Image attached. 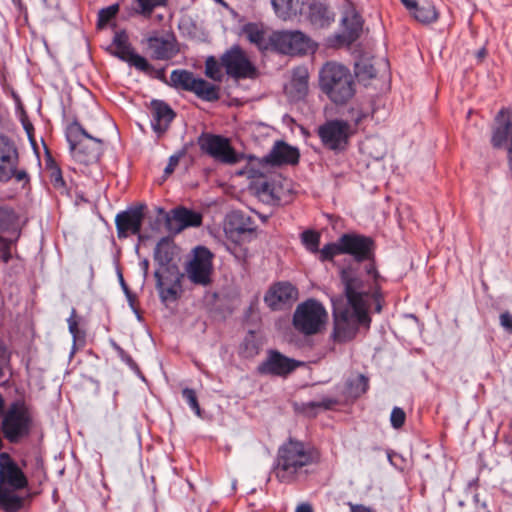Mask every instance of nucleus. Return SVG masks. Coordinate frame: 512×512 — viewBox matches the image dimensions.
Here are the masks:
<instances>
[{
    "mask_svg": "<svg viewBox=\"0 0 512 512\" xmlns=\"http://www.w3.org/2000/svg\"><path fill=\"white\" fill-rule=\"evenodd\" d=\"M308 19L316 28L330 26L335 20V13L327 0H313L309 5Z\"/></svg>",
    "mask_w": 512,
    "mask_h": 512,
    "instance_id": "nucleus-27",
    "label": "nucleus"
},
{
    "mask_svg": "<svg viewBox=\"0 0 512 512\" xmlns=\"http://www.w3.org/2000/svg\"><path fill=\"white\" fill-rule=\"evenodd\" d=\"M120 281H121V284H122L123 288H124L125 290H127L126 284H125L124 279H123V277H122V275H121V274H120Z\"/></svg>",
    "mask_w": 512,
    "mask_h": 512,
    "instance_id": "nucleus-64",
    "label": "nucleus"
},
{
    "mask_svg": "<svg viewBox=\"0 0 512 512\" xmlns=\"http://www.w3.org/2000/svg\"><path fill=\"white\" fill-rule=\"evenodd\" d=\"M213 257L205 246L194 249V256L186 267L187 276L193 284L206 287L212 283Z\"/></svg>",
    "mask_w": 512,
    "mask_h": 512,
    "instance_id": "nucleus-14",
    "label": "nucleus"
},
{
    "mask_svg": "<svg viewBox=\"0 0 512 512\" xmlns=\"http://www.w3.org/2000/svg\"><path fill=\"white\" fill-rule=\"evenodd\" d=\"M182 398L187 402L190 408L194 411V413L201 417L202 410L200 408L196 391L191 388H184L182 390Z\"/></svg>",
    "mask_w": 512,
    "mask_h": 512,
    "instance_id": "nucleus-47",
    "label": "nucleus"
},
{
    "mask_svg": "<svg viewBox=\"0 0 512 512\" xmlns=\"http://www.w3.org/2000/svg\"><path fill=\"white\" fill-rule=\"evenodd\" d=\"M260 352V343L254 331H249L240 345V354L244 358H253Z\"/></svg>",
    "mask_w": 512,
    "mask_h": 512,
    "instance_id": "nucleus-37",
    "label": "nucleus"
},
{
    "mask_svg": "<svg viewBox=\"0 0 512 512\" xmlns=\"http://www.w3.org/2000/svg\"><path fill=\"white\" fill-rule=\"evenodd\" d=\"M312 463L311 450L307 449L303 442L289 439L278 449L275 476L282 483H292L297 480L303 469Z\"/></svg>",
    "mask_w": 512,
    "mask_h": 512,
    "instance_id": "nucleus-3",
    "label": "nucleus"
},
{
    "mask_svg": "<svg viewBox=\"0 0 512 512\" xmlns=\"http://www.w3.org/2000/svg\"><path fill=\"white\" fill-rule=\"evenodd\" d=\"M406 414L400 407H394L391 411L390 422L394 429H400L405 424Z\"/></svg>",
    "mask_w": 512,
    "mask_h": 512,
    "instance_id": "nucleus-49",
    "label": "nucleus"
},
{
    "mask_svg": "<svg viewBox=\"0 0 512 512\" xmlns=\"http://www.w3.org/2000/svg\"><path fill=\"white\" fill-rule=\"evenodd\" d=\"M327 320L324 306L315 299H308L300 303L293 314L294 328L307 336L320 332Z\"/></svg>",
    "mask_w": 512,
    "mask_h": 512,
    "instance_id": "nucleus-8",
    "label": "nucleus"
},
{
    "mask_svg": "<svg viewBox=\"0 0 512 512\" xmlns=\"http://www.w3.org/2000/svg\"><path fill=\"white\" fill-rule=\"evenodd\" d=\"M150 111L152 129L160 137L168 130L176 113L162 100H152Z\"/></svg>",
    "mask_w": 512,
    "mask_h": 512,
    "instance_id": "nucleus-24",
    "label": "nucleus"
},
{
    "mask_svg": "<svg viewBox=\"0 0 512 512\" xmlns=\"http://www.w3.org/2000/svg\"><path fill=\"white\" fill-rule=\"evenodd\" d=\"M157 217L153 222L150 223V228L152 231L159 232L161 226L164 224L166 226V216L170 217V212H166L162 207H157Z\"/></svg>",
    "mask_w": 512,
    "mask_h": 512,
    "instance_id": "nucleus-50",
    "label": "nucleus"
},
{
    "mask_svg": "<svg viewBox=\"0 0 512 512\" xmlns=\"http://www.w3.org/2000/svg\"><path fill=\"white\" fill-rule=\"evenodd\" d=\"M302 362L290 358L278 350L269 349L266 358L257 366L260 375L286 378L295 371Z\"/></svg>",
    "mask_w": 512,
    "mask_h": 512,
    "instance_id": "nucleus-17",
    "label": "nucleus"
},
{
    "mask_svg": "<svg viewBox=\"0 0 512 512\" xmlns=\"http://www.w3.org/2000/svg\"><path fill=\"white\" fill-rule=\"evenodd\" d=\"M341 243L343 244V250L345 255H349L357 263H366L365 272L367 275L372 276L375 282L374 291L372 297L377 302L376 311L380 312L382 307L380 304L381 292L380 287L377 284L380 275L376 268L375 263V252L376 242L375 240L367 235L350 232L341 235Z\"/></svg>",
    "mask_w": 512,
    "mask_h": 512,
    "instance_id": "nucleus-2",
    "label": "nucleus"
},
{
    "mask_svg": "<svg viewBox=\"0 0 512 512\" xmlns=\"http://www.w3.org/2000/svg\"><path fill=\"white\" fill-rule=\"evenodd\" d=\"M108 50L113 56L127 62L130 66L135 67L141 72L150 73L153 71V66L147 59L134 51L125 30L115 33L112 44Z\"/></svg>",
    "mask_w": 512,
    "mask_h": 512,
    "instance_id": "nucleus-16",
    "label": "nucleus"
},
{
    "mask_svg": "<svg viewBox=\"0 0 512 512\" xmlns=\"http://www.w3.org/2000/svg\"><path fill=\"white\" fill-rule=\"evenodd\" d=\"M496 126L491 142L495 148L507 147L512 170V111L502 108L495 117Z\"/></svg>",
    "mask_w": 512,
    "mask_h": 512,
    "instance_id": "nucleus-19",
    "label": "nucleus"
},
{
    "mask_svg": "<svg viewBox=\"0 0 512 512\" xmlns=\"http://www.w3.org/2000/svg\"><path fill=\"white\" fill-rule=\"evenodd\" d=\"M221 66V62L219 63L213 56L208 57L205 63L206 76L214 81H221L223 77Z\"/></svg>",
    "mask_w": 512,
    "mask_h": 512,
    "instance_id": "nucleus-46",
    "label": "nucleus"
},
{
    "mask_svg": "<svg viewBox=\"0 0 512 512\" xmlns=\"http://www.w3.org/2000/svg\"><path fill=\"white\" fill-rule=\"evenodd\" d=\"M220 60L226 74L234 79H254L257 77L256 67L238 45L226 51Z\"/></svg>",
    "mask_w": 512,
    "mask_h": 512,
    "instance_id": "nucleus-15",
    "label": "nucleus"
},
{
    "mask_svg": "<svg viewBox=\"0 0 512 512\" xmlns=\"http://www.w3.org/2000/svg\"><path fill=\"white\" fill-rule=\"evenodd\" d=\"M342 33L338 38L342 43L351 44L356 41L363 29V19L353 7L346 8L341 18Z\"/></svg>",
    "mask_w": 512,
    "mask_h": 512,
    "instance_id": "nucleus-23",
    "label": "nucleus"
},
{
    "mask_svg": "<svg viewBox=\"0 0 512 512\" xmlns=\"http://www.w3.org/2000/svg\"><path fill=\"white\" fill-rule=\"evenodd\" d=\"M114 350L117 352L120 359L126 363L131 369L138 370L139 367L137 363L134 361V359L123 349L121 348L117 343L113 342L112 344Z\"/></svg>",
    "mask_w": 512,
    "mask_h": 512,
    "instance_id": "nucleus-51",
    "label": "nucleus"
},
{
    "mask_svg": "<svg viewBox=\"0 0 512 512\" xmlns=\"http://www.w3.org/2000/svg\"><path fill=\"white\" fill-rule=\"evenodd\" d=\"M487 55V50L485 47H482L481 49H479L476 53V57L479 61H482Z\"/></svg>",
    "mask_w": 512,
    "mask_h": 512,
    "instance_id": "nucleus-60",
    "label": "nucleus"
},
{
    "mask_svg": "<svg viewBox=\"0 0 512 512\" xmlns=\"http://www.w3.org/2000/svg\"><path fill=\"white\" fill-rule=\"evenodd\" d=\"M1 242H3V247L0 249V258L4 263H8L12 258L10 246L13 244V241L1 238Z\"/></svg>",
    "mask_w": 512,
    "mask_h": 512,
    "instance_id": "nucleus-53",
    "label": "nucleus"
},
{
    "mask_svg": "<svg viewBox=\"0 0 512 512\" xmlns=\"http://www.w3.org/2000/svg\"><path fill=\"white\" fill-rule=\"evenodd\" d=\"M348 506L350 507V512H375L372 508L362 504H353L348 502Z\"/></svg>",
    "mask_w": 512,
    "mask_h": 512,
    "instance_id": "nucleus-57",
    "label": "nucleus"
},
{
    "mask_svg": "<svg viewBox=\"0 0 512 512\" xmlns=\"http://www.w3.org/2000/svg\"><path fill=\"white\" fill-rule=\"evenodd\" d=\"M169 86L194 93L198 98L214 102L220 99V88L210 82L197 78L186 69H176L171 72Z\"/></svg>",
    "mask_w": 512,
    "mask_h": 512,
    "instance_id": "nucleus-7",
    "label": "nucleus"
},
{
    "mask_svg": "<svg viewBox=\"0 0 512 512\" xmlns=\"http://www.w3.org/2000/svg\"><path fill=\"white\" fill-rule=\"evenodd\" d=\"M119 10L118 4L110 5L103 8L98 13L97 25L99 28L105 26L112 18H114Z\"/></svg>",
    "mask_w": 512,
    "mask_h": 512,
    "instance_id": "nucleus-48",
    "label": "nucleus"
},
{
    "mask_svg": "<svg viewBox=\"0 0 512 512\" xmlns=\"http://www.w3.org/2000/svg\"><path fill=\"white\" fill-rule=\"evenodd\" d=\"M501 326L509 333H512V315L506 311L500 315Z\"/></svg>",
    "mask_w": 512,
    "mask_h": 512,
    "instance_id": "nucleus-56",
    "label": "nucleus"
},
{
    "mask_svg": "<svg viewBox=\"0 0 512 512\" xmlns=\"http://www.w3.org/2000/svg\"><path fill=\"white\" fill-rule=\"evenodd\" d=\"M404 6H413V0H401Z\"/></svg>",
    "mask_w": 512,
    "mask_h": 512,
    "instance_id": "nucleus-63",
    "label": "nucleus"
},
{
    "mask_svg": "<svg viewBox=\"0 0 512 512\" xmlns=\"http://www.w3.org/2000/svg\"><path fill=\"white\" fill-rule=\"evenodd\" d=\"M301 241L306 249L311 253H318L320 244V234L313 230H306L301 234Z\"/></svg>",
    "mask_w": 512,
    "mask_h": 512,
    "instance_id": "nucleus-45",
    "label": "nucleus"
},
{
    "mask_svg": "<svg viewBox=\"0 0 512 512\" xmlns=\"http://www.w3.org/2000/svg\"><path fill=\"white\" fill-rule=\"evenodd\" d=\"M334 326L331 337L336 343L351 341L358 332L359 325H369L370 322H360L354 309L349 305L333 304Z\"/></svg>",
    "mask_w": 512,
    "mask_h": 512,
    "instance_id": "nucleus-11",
    "label": "nucleus"
},
{
    "mask_svg": "<svg viewBox=\"0 0 512 512\" xmlns=\"http://www.w3.org/2000/svg\"><path fill=\"white\" fill-rule=\"evenodd\" d=\"M347 114L349 119L354 124L352 128L356 131V127L369 116L370 106H365L363 103H357L350 107Z\"/></svg>",
    "mask_w": 512,
    "mask_h": 512,
    "instance_id": "nucleus-39",
    "label": "nucleus"
},
{
    "mask_svg": "<svg viewBox=\"0 0 512 512\" xmlns=\"http://www.w3.org/2000/svg\"><path fill=\"white\" fill-rule=\"evenodd\" d=\"M145 209V204H138L116 215L115 225L119 239L127 238L129 235H140Z\"/></svg>",
    "mask_w": 512,
    "mask_h": 512,
    "instance_id": "nucleus-18",
    "label": "nucleus"
},
{
    "mask_svg": "<svg viewBox=\"0 0 512 512\" xmlns=\"http://www.w3.org/2000/svg\"><path fill=\"white\" fill-rule=\"evenodd\" d=\"M340 279L344 285V294L348 305L355 310L360 322H371L367 311V299L370 292L364 290V282L351 267L343 268Z\"/></svg>",
    "mask_w": 512,
    "mask_h": 512,
    "instance_id": "nucleus-6",
    "label": "nucleus"
},
{
    "mask_svg": "<svg viewBox=\"0 0 512 512\" xmlns=\"http://www.w3.org/2000/svg\"><path fill=\"white\" fill-rule=\"evenodd\" d=\"M136 3L134 13L149 19L156 8H165L169 0H133Z\"/></svg>",
    "mask_w": 512,
    "mask_h": 512,
    "instance_id": "nucleus-35",
    "label": "nucleus"
},
{
    "mask_svg": "<svg viewBox=\"0 0 512 512\" xmlns=\"http://www.w3.org/2000/svg\"><path fill=\"white\" fill-rule=\"evenodd\" d=\"M412 11L414 18L421 23H431L437 19V12L434 6H418L417 0H413V6H405Z\"/></svg>",
    "mask_w": 512,
    "mask_h": 512,
    "instance_id": "nucleus-36",
    "label": "nucleus"
},
{
    "mask_svg": "<svg viewBox=\"0 0 512 512\" xmlns=\"http://www.w3.org/2000/svg\"><path fill=\"white\" fill-rule=\"evenodd\" d=\"M167 239L162 238L156 245L154 250V259L161 266H167L169 262L172 260V253L169 251L167 247Z\"/></svg>",
    "mask_w": 512,
    "mask_h": 512,
    "instance_id": "nucleus-44",
    "label": "nucleus"
},
{
    "mask_svg": "<svg viewBox=\"0 0 512 512\" xmlns=\"http://www.w3.org/2000/svg\"><path fill=\"white\" fill-rule=\"evenodd\" d=\"M256 189L259 195L266 197L269 200H279V193L277 185L274 181L263 180L257 183Z\"/></svg>",
    "mask_w": 512,
    "mask_h": 512,
    "instance_id": "nucleus-43",
    "label": "nucleus"
},
{
    "mask_svg": "<svg viewBox=\"0 0 512 512\" xmlns=\"http://www.w3.org/2000/svg\"><path fill=\"white\" fill-rule=\"evenodd\" d=\"M180 157L181 155H172L169 157V160H168V163L164 169V176L165 177H168L169 175H171L175 168L178 166L179 164V160H180Z\"/></svg>",
    "mask_w": 512,
    "mask_h": 512,
    "instance_id": "nucleus-55",
    "label": "nucleus"
},
{
    "mask_svg": "<svg viewBox=\"0 0 512 512\" xmlns=\"http://www.w3.org/2000/svg\"><path fill=\"white\" fill-rule=\"evenodd\" d=\"M319 260L321 262L332 261L335 256L344 254L343 244L341 243V236L337 242H331L319 249Z\"/></svg>",
    "mask_w": 512,
    "mask_h": 512,
    "instance_id": "nucleus-38",
    "label": "nucleus"
},
{
    "mask_svg": "<svg viewBox=\"0 0 512 512\" xmlns=\"http://www.w3.org/2000/svg\"><path fill=\"white\" fill-rule=\"evenodd\" d=\"M33 427L32 414L24 401L12 402L2 415L1 432L12 444L27 438Z\"/></svg>",
    "mask_w": 512,
    "mask_h": 512,
    "instance_id": "nucleus-5",
    "label": "nucleus"
},
{
    "mask_svg": "<svg viewBox=\"0 0 512 512\" xmlns=\"http://www.w3.org/2000/svg\"><path fill=\"white\" fill-rule=\"evenodd\" d=\"M28 479L12 457L3 452L0 454V510L19 512L25 504V497L16 494L27 488Z\"/></svg>",
    "mask_w": 512,
    "mask_h": 512,
    "instance_id": "nucleus-1",
    "label": "nucleus"
},
{
    "mask_svg": "<svg viewBox=\"0 0 512 512\" xmlns=\"http://www.w3.org/2000/svg\"><path fill=\"white\" fill-rule=\"evenodd\" d=\"M295 512H314L310 503H301L296 507Z\"/></svg>",
    "mask_w": 512,
    "mask_h": 512,
    "instance_id": "nucleus-59",
    "label": "nucleus"
},
{
    "mask_svg": "<svg viewBox=\"0 0 512 512\" xmlns=\"http://www.w3.org/2000/svg\"><path fill=\"white\" fill-rule=\"evenodd\" d=\"M292 83L299 93H306L308 88V79L306 75L299 77L294 76Z\"/></svg>",
    "mask_w": 512,
    "mask_h": 512,
    "instance_id": "nucleus-54",
    "label": "nucleus"
},
{
    "mask_svg": "<svg viewBox=\"0 0 512 512\" xmlns=\"http://www.w3.org/2000/svg\"><path fill=\"white\" fill-rule=\"evenodd\" d=\"M355 83L348 68L335 63H326L320 71V87L335 104H344L355 93Z\"/></svg>",
    "mask_w": 512,
    "mask_h": 512,
    "instance_id": "nucleus-4",
    "label": "nucleus"
},
{
    "mask_svg": "<svg viewBox=\"0 0 512 512\" xmlns=\"http://www.w3.org/2000/svg\"><path fill=\"white\" fill-rule=\"evenodd\" d=\"M4 409H5V400L2 396V394L0 393V418L2 417V415L5 411Z\"/></svg>",
    "mask_w": 512,
    "mask_h": 512,
    "instance_id": "nucleus-61",
    "label": "nucleus"
},
{
    "mask_svg": "<svg viewBox=\"0 0 512 512\" xmlns=\"http://www.w3.org/2000/svg\"><path fill=\"white\" fill-rule=\"evenodd\" d=\"M18 217L14 209L9 206L0 205V230L12 229L17 223Z\"/></svg>",
    "mask_w": 512,
    "mask_h": 512,
    "instance_id": "nucleus-41",
    "label": "nucleus"
},
{
    "mask_svg": "<svg viewBox=\"0 0 512 512\" xmlns=\"http://www.w3.org/2000/svg\"><path fill=\"white\" fill-rule=\"evenodd\" d=\"M156 288L162 302L176 301L181 291V279L183 274L177 272L174 278H164L159 270L154 272Z\"/></svg>",
    "mask_w": 512,
    "mask_h": 512,
    "instance_id": "nucleus-26",
    "label": "nucleus"
},
{
    "mask_svg": "<svg viewBox=\"0 0 512 512\" xmlns=\"http://www.w3.org/2000/svg\"><path fill=\"white\" fill-rule=\"evenodd\" d=\"M19 152L14 140L0 134V182L7 183L11 179L29 183L30 177L25 169H19Z\"/></svg>",
    "mask_w": 512,
    "mask_h": 512,
    "instance_id": "nucleus-10",
    "label": "nucleus"
},
{
    "mask_svg": "<svg viewBox=\"0 0 512 512\" xmlns=\"http://www.w3.org/2000/svg\"><path fill=\"white\" fill-rule=\"evenodd\" d=\"M271 4L277 16L282 19H287L296 13L294 0H271Z\"/></svg>",
    "mask_w": 512,
    "mask_h": 512,
    "instance_id": "nucleus-42",
    "label": "nucleus"
},
{
    "mask_svg": "<svg viewBox=\"0 0 512 512\" xmlns=\"http://www.w3.org/2000/svg\"><path fill=\"white\" fill-rule=\"evenodd\" d=\"M46 170L49 173V180L53 187L57 190L64 191L66 189V183L62 176L61 168L58 166L56 161L51 157L50 154L47 155L45 159Z\"/></svg>",
    "mask_w": 512,
    "mask_h": 512,
    "instance_id": "nucleus-34",
    "label": "nucleus"
},
{
    "mask_svg": "<svg viewBox=\"0 0 512 512\" xmlns=\"http://www.w3.org/2000/svg\"><path fill=\"white\" fill-rule=\"evenodd\" d=\"M298 298V290L287 281L272 284L264 295L265 304L273 311L281 310Z\"/></svg>",
    "mask_w": 512,
    "mask_h": 512,
    "instance_id": "nucleus-20",
    "label": "nucleus"
},
{
    "mask_svg": "<svg viewBox=\"0 0 512 512\" xmlns=\"http://www.w3.org/2000/svg\"><path fill=\"white\" fill-rule=\"evenodd\" d=\"M339 404V400L335 397H323L320 401H310L295 403V411L307 417L314 418L320 410H332Z\"/></svg>",
    "mask_w": 512,
    "mask_h": 512,
    "instance_id": "nucleus-30",
    "label": "nucleus"
},
{
    "mask_svg": "<svg viewBox=\"0 0 512 512\" xmlns=\"http://www.w3.org/2000/svg\"><path fill=\"white\" fill-rule=\"evenodd\" d=\"M300 153L296 147L284 141L275 142L271 151L264 157V161L271 165H295L299 162Z\"/></svg>",
    "mask_w": 512,
    "mask_h": 512,
    "instance_id": "nucleus-25",
    "label": "nucleus"
},
{
    "mask_svg": "<svg viewBox=\"0 0 512 512\" xmlns=\"http://www.w3.org/2000/svg\"><path fill=\"white\" fill-rule=\"evenodd\" d=\"M171 216H166V230L170 233H180L188 227H199L202 224V215L199 212L179 206L170 211Z\"/></svg>",
    "mask_w": 512,
    "mask_h": 512,
    "instance_id": "nucleus-21",
    "label": "nucleus"
},
{
    "mask_svg": "<svg viewBox=\"0 0 512 512\" xmlns=\"http://www.w3.org/2000/svg\"><path fill=\"white\" fill-rule=\"evenodd\" d=\"M141 265H142V267H143L144 274L146 275V274H147V272H148V268H149V262H148V260H146V259H145V260H143V261L141 262Z\"/></svg>",
    "mask_w": 512,
    "mask_h": 512,
    "instance_id": "nucleus-62",
    "label": "nucleus"
},
{
    "mask_svg": "<svg viewBox=\"0 0 512 512\" xmlns=\"http://www.w3.org/2000/svg\"><path fill=\"white\" fill-rule=\"evenodd\" d=\"M65 136L69 143L70 151L76 150L86 139H93V136L77 120L71 122L66 127Z\"/></svg>",
    "mask_w": 512,
    "mask_h": 512,
    "instance_id": "nucleus-33",
    "label": "nucleus"
},
{
    "mask_svg": "<svg viewBox=\"0 0 512 512\" xmlns=\"http://www.w3.org/2000/svg\"><path fill=\"white\" fill-rule=\"evenodd\" d=\"M200 150L224 164H236L243 155L235 151L228 138L211 133H202L197 141Z\"/></svg>",
    "mask_w": 512,
    "mask_h": 512,
    "instance_id": "nucleus-12",
    "label": "nucleus"
},
{
    "mask_svg": "<svg viewBox=\"0 0 512 512\" xmlns=\"http://www.w3.org/2000/svg\"><path fill=\"white\" fill-rule=\"evenodd\" d=\"M369 389V378L364 374H357L350 377L345 382L344 395L347 399L356 400Z\"/></svg>",
    "mask_w": 512,
    "mask_h": 512,
    "instance_id": "nucleus-31",
    "label": "nucleus"
},
{
    "mask_svg": "<svg viewBox=\"0 0 512 512\" xmlns=\"http://www.w3.org/2000/svg\"><path fill=\"white\" fill-rule=\"evenodd\" d=\"M252 218L241 211H232L226 217L225 231L230 234H245L254 232Z\"/></svg>",
    "mask_w": 512,
    "mask_h": 512,
    "instance_id": "nucleus-28",
    "label": "nucleus"
},
{
    "mask_svg": "<svg viewBox=\"0 0 512 512\" xmlns=\"http://www.w3.org/2000/svg\"><path fill=\"white\" fill-rule=\"evenodd\" d=\"M356 74L361 79H372L376 77L377 71L372 65L363 64V65H356Z\"/></svg>",
    "mask_w": 512,
    "mask_h": 512,
    "instance_id": "nucleus-52",
    "label": "nucleus"
},
{
    "mask_svg": "<svg viewBox=\"0 0 512 512\" xmlns=\"http://www.w3.org/2000/svg\"><path fill=\"white\" fill-rule=\"evenodd\" d=\"M101 150L102 140L93 137V139H86L82 145H79L76 150H72L71 152L79 162L90 164L98 161L101 155Z\"/></svg>",
    "mask_w": 512,
    "mask_h": 512,
    "instance_id": "nucleus-29",
    "label": "nucleus"
},
{
    "mask_svg": "<svg viewBox=\"0 0 512 512\" xmlns=\"http://www.w3.org/2000/svg\"><path fill=\"white\" fill-rule=\"evenodd\" d=\"M147 74L148 75L154 74L155 78H157L160 81H162V82L166 83L167 85H169V81L167 80L166 75H165V68L155 69L153 67V71H151L150 73H147Z\"/></svg>",
    "mask_w": 512,
    "mask_h": 512,
    "instance_id": "nucleus-58",
    "label": "nucleus"
},
{
    "mask_svg": "<svg viewBox=\"0 0 512 512\" xmlns=\"http://www.w3.org/2000/svg\"><path fill=\"white\" fill-rule=\"evenodd\" d=\"M147 46L154 60L168 61L180 52L178 42L173 34L167 37L150 36L147 38Z\"/></svg>",
    "mask_w": 512,
    "mask_h": 512,
    "instance_id": "nucleus-22",
    "label": "nucleus"
},
{
    "mask_svg": "<svg viewBox=\"0 0 512 512\" xmlns=\"http://www.w3.org/2000/svg\"><path fill=\"white\" fill-rule=\"evenodd\" d=\"M69 332L71 333L74 341V346L77 342L85 343V332L79 328V318L75 308H72L69 318L67 319Z\"/></svg>",
    "mask_w": 512,
    "mask_h": 512,
    "instance_id": "nucleus-40",
    "label": "nucleus"
},
{
    "mask_svg": "<svg viewBox=\"0 0 512 512\" xmlns=\"http://www.w3.org/2000/svg\"><path fill=\"white\" fill-rule=\"evenodd\" d=\"M354 133L352 125L342 119L327 120L317 128V135L323 147L335 153L347 150Z\"/></svg>",
    "mask_w": 512,
    "mask_h": 512,
    "instance_id": "nucleus-9",
    "label": "nucleus"
},
{
    "mask_svg": "<svg viewBox=\"0 0 512 512\" xmlns=\"http://www.w3.org/2000/svg\"><path fill=\"white\" fill-rule=\"evenodd\" d=\"M243 34L250 43L256 45L260 50H270V36L265 39V31L263 27L257 23H247L242 28Z\"/></svg>",
    "mask_w": 512,
    "mask_h": 512,
    "instance_id": "nucleus-32",
    "label": "nucleus"
},
{
    "mask_svg": "<svg viewBox=\"0 0 512 512\" xmlns=\"http://www.w3.org/2000/svg\"><path fill=\"white\" fill-rule=\"evenodd\" d=\"M310 38L299 30L274 31L270 35V46L273 51L286 55H303L310 48Z\"/></svg>",
    "mask_w": 512,
    "mask_h": 512,
    "instance_id": "nucleus-13",
    "label": "nucleus"
}]
</instances>
